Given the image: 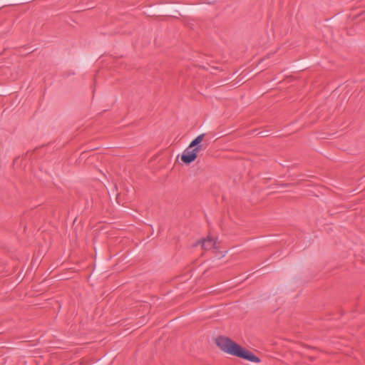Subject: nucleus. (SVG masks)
<instances>
[{"instance_id": "obj_1", "label": "nucleus", "mask_w": 365, "mask_h": 365, "mask_svg": "<svg viewBox=\"0 0 365 365\" xmlns=\"http://www.w3.org/2000/svg\"><path fill=\"white\" fill-rule=\"evenodd\" d=\"M215 343L225 353L251 362L259 363L261 361V359L252 351L227 336H218L215 339Z\"/></svg>"}, {"instance_id": "obj_2", "label": "nucleus", "mask_w": 365, "mask_h": 365, "mask_svg": "<svg viewBox=\"0 0 365 365\" xmlns=\"http://www.w3.org/2000/svg\"><path fill=\"white\" fill-rule=\"evenodd\" d=\"M190 148L189 147L187 148L181 155V160L185 165H190L197 158V154H195V152H193Z\"/></svg>"}, {"instance_id": "obj_3", "label": "nucleus", "mask_w": 365, "mask_h": 365, "mask_svg": "<svg viewBox=\"0 0 365 365\" xmlns=\"http://www.w3.org/2000/svg\"><path fill=\"white\" fill-rule=\"evenodd\" d=\"M199 244L202 245L203 250H215L217 242L213 238L207 237L206 239L200 240L194 246L195 247Z\"/></svg>"}, {"instance_id": "obj_4", "label": "nucleus", "mask_w": 365, "mask_h": 365, "mask_svg": "<svg viewBox=\"0 0 365 365\" xmlns=\"http://www.w3.org/2000/svg\"><path fill=\"white\" fill-rule=\"evenodd\" d=\"M205 137V134H200L197 136L195 139H193L189 145V148H192V146L198 145L199 144H202V141Z\"/></svg>"}, {"instance_id": "obj_5", "label": "nucleus", "mask_w": 365, "mask_h": 365, "mask_svg": "<svg viewBox=\"0 0 365 365\" xmlns=\"http://www.w3.org/2000/svg\"><path fill=\"white\" fill-rule=\"evenodd\" d=\"M207 147V145L204 144H199L198 145L192 146V150L193 152H195V154H197L200 151L205 150Z\"/></svg>"}, {"instance_id": "obj_6", "label": "nucleus", "mask_w": 365, "mask_h": 365, "mask_svg": "<svg viewBox=\"0 0 365 365\" xmlns=\"http://www.w3.org/2000/svg\"><path fill=\"white\" fill-rule=\"evenodd\" d=\"M213 252L218 257V258H221V257H224L225 253L227 252V251H225L224 253H222L219 250V249H218V247L217 246H216V249L213 250Z\"/></svg>"}, {"instance_id": "obj_7", "label": "nucleus", "mask_w": 365, "mask_h": 365, "mask_svg": "<svg viewBox=\"0 0 365 365\" xmlns=\"http://www.w3.org/2000/svg\"><path fill=\"white\" fill-rule=\"evenodd\" d=\"M292 184H290V183H287V184H282L280 186L281 187H289V186H292Z\"/></svg>"}, {"instance_id": "obj_8", "label": "nucleus", "mask_w": 365, "mask_h": 365, "mask_svg": "<svg viewBox=\"0 0 365 365\" xmlns=\"http://www.w3.org/2000/svg\"><path fill=\"white\" fill-rule=\"evenodd\" d=\"M304 347H305V348H307V349H316V348H315V347H314V346H309V345H306V346H304Z\"/></svg>"}]
</instances>
